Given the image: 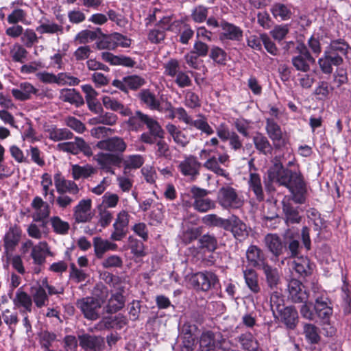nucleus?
Wrapping results in <instances>:
<instances>
[{"instance_id":"nucleus-1","label":"nucleus","mask_w":351,"mask_h":351,"mask_svg":"<svg viewBox=\"0 0 351 351\" xmlns=\"http://www.w3.org/2000/svg\"><path fill=\"white\" fill-rule=\"evenodd\" d=\"M268 175L271 180L289 189L295 203L303 204L306 202L307 184L299 169L291 170L285 167L280 160L276 157Z\"/></svg>"},{"instance_id":"nucleus-2","label":"nucleus","mask_w":351,"mask_h":351,"mask_svg":"<svg viewBox=\"0 0 351 351\" xmlns=\"http://www.w3.org/2000/svg\"><path fill=\"white\" fill-rule=\"evenodd\" d=\"M302 317L309 321L318 319L323 326H329L325 336L332 337L335 334V328L330 326V318L333 313L332 304L326 292L317 293L315 295L314 302H306L300 309Z\"/></svg>"},{"instance_id":"nucleus-3","label":"nucleus","mask_w":351,"mask_h":351,"mask_svg":"<svg viewBox=\"0 0 351 351\" xmlns=\"http://www.w3.org/2000/svg\"><path fill=\"white\" fill-rule=\"evenodd\" d=\"M97 147L111 153L99 152L96 156V161L100 169L112 175L115 173L112 167H121L123 161L122 154L127 148L124 140L118 136L107 138L99 141Z\"/></svg>"},{"instance_id":"nucleus-4","label":"nucleus","mask_w":351,"mask_h":351,"mask_svg":"<svg viewBox=\"0 0 351 351\" xmlns=\"http://www.w3.org/2000/svg\"><path fill=\"white\" fill-rule=\"evenodd\" d=\"M129 119L126 121L128 130L132 132H139L145 129V126L147 128V132H143L139 141L141 143L153 145L156 141V138H164L165 131L162 128L158 121L143 113L141 110H136L134 114H131Z\"/></svg>"},{"instance_id":"nucleus-5","label":"nucleus","mask_w":351,"mask_h":351,"mask_svg":"<svg viewBox=\"0 0 351 351\" xmlns=\"http://www.w3.org/2000/svg\"><path fill=\"white\" fill-rule=\"evenodd\" d=\"M107 287L102 286L101 289H95L94 295L97 298L86 297L77 301L76 306L80 309L84 317L88 320H97L99 317V311L101 302L108 297Z\"/></svg>"},{"instance_id":"nucleus-6","label":"nucleus","mask_w":351,"mask_h":351,"mask_svg":"<svg viewBox=\"0 0 351 351\" xmlns=\"http://www.w3.org/2000/svg\"><path fill=\"white\" fill-rule=\"evenodd\" d=\"M190 193L193 199L192 206L195 210L205 213L216 208L215 201L208 197L210 193L208 190L194 185L191 188Z\"/></svg>"},{"instance_id":"nucleus-7","label":"nucleus","mask_w":351,"mask_h":351,"mask_svg":"<svg viewBox=\"0 0 351 351\" xmlns=\"http://www.w3.org/2000/svg\"><path fill=\"white\" fill-rule=\"evenodd\" d=\"M193 288L196 291L204 292L216 289L220 285L218 276L213 271H204L193 274L190 279Z\"/></svg>"},{"instance_id":"nucleus-8","label":"nucleus","mask_w":351,"mask_h":351,"mask_svg":"<svg viewBox=\"0 0 351 351\" xmlns=\"http://www.w3.org/2000/svg\"><path fill=\"white\" fill-rule=\"evenodd\" d=\"M217 202L223 209L226 210L238 209L243 205V200L239 197L237 191L230 186H225L219 189Z\"/></svg>"},{"instance_id":"nucleus-9","label":"nucleus","mask_w":351,"mask_h":351,"mask_svg":"<svg viewBox=\"0 0 351 351\" xmlns=\"http://www.w3.org/2000/svg\"><path fill=\"white\" fill-rule=\"evenodd\" d=\"M297 56L291 58V63L297 71L304 73L308 72L311 65L315 64V59L311 55L308 48L303 42H297L295 47Z\"/></svg>"},{"instance_id":"nucleus-10","label":"nucleus","mask_w":351,"mask_h":351,"mask_svg":"<svg viewBox=\"0 0 351 351\" xmlns=\"http://www.w3.org/2000/svg\"><path fill=\"white\" fill-rule=\"evenodd\" d=\"M265 130L276 150L285 148L289 143L287 133L282 131L281 127L274 119H266Z\"/></svg>"},{"instance_id":"nucleus-11","label":"nucleus","mask_w":351,"mask_h":351,"mask_svg":"<svg viewBox=\"0 0 351 351\" xmlns=\"http://www.w3.org/2000/svg\"><path fill=\"white\" fill-rule=\"evenodd\" d=\"M254 159L249 162L250 174L247 181L248 189L252 191L256 199L261 202L265 199V193L261 181V175L256 172V168L253 163Z\"/></svg>"},{"instance_id":"nucleus-12","label":"nucleus","mask_w":351,"mask_h":351,"mask_svg":"<svg viewBox=\"0 0 351 351\" xmlns=\"http://www.w3.org/2000/svg\"><path fill=\"white\" fill-rule=\"evenodd\" d=\"M220 27L222 32L219 34V39L223 43H225L226 40L241 42L243 40V29L234 23L222 20L220 22Z\"/></svg>"},{"instance_id":"nucleus-13","label":"nucleus","mask_w":351,"mask_h":351,"mask_svg":"<svg viewBox=\"0 0 351 351\" xmlns=\"http://www.w3.org/2000/svg\"><path fill=\"white\" fill-rule=\"evenodd\" d=\"M201 167L202 164L197 160V158L190 155L180 162L178 169L182 176L194 180L199 175Z\"/></svg>"},{"instance_id":"nucleus-14","label":"nucleus","mask_w":351,"mask_h":351,"mask_svg":"<svg viewBox=\"0 0 351 351\" xmlns=\"http://www.w3.org/2000/svg\"><path fill=\"white\" fill-rule=\"evenodd\" d=\"M130 217L129 213L125 210H122L117 214L115 221L113 223L114 231L110 235L112 240L121 241L126 236Z\"/></svg>"},{"instance_id":"nucleus-15","label":"nucleus","mask_w":351,"mask_h":351,"mask_svg":"<svg viewBox=\"0 0 351 351\" xmlns=\"http://www.w3.org/2000/svg\"><path fill=\"white\" fill-rule=\"evenodd\" d=\"M146 84L145 78L137 75L123 77L122 80H114L112 85L121 91L128 93V90H136Z\"/></svg>"},{"instance_id":"nucleus-16","label":"nucleus","mask_w":351,"mask_h":351,"mask_svg":"<svg viewBox=\"0 0 351 351\" xmlns=\"http://www.w3.org/2000/svg\"><path fill=\"white\" fill-rule=\"evenodd\" d=\"M246 259L249 266L257 269H261L268 263L263 251L255 245H250L247 249Z\"/></svg>"},{"instance_id":"nucleus-17","label":"nucleus","mask_w":351,"mask_h":351,"mask_svg":"<svg viewBox=\"0 0 351 351\" xmlns=\"http://www.w3.org/2000/svg\"><path fill=\"white\" fill-rule=\"evenodd\" d=\"M22 232V229L18 224L14 223L10 226L3 238V245L6 253L15 250L21 239Z\"/></svg>"},{"instance_id":"nucleus-18","label":"nucleus","mask_w":351,"mask_h":351,"mask_svg":"<svg viewBox=\"0 0 351 351\" xmlns=\"http://www.w3.org/2000/svg\"><path fill=\"white\" fill-rule=\"evenodd\" d=\"M80 346L87 351H104L105 341L101 336L91 335L88 333L78 336Z\"/></svg>"},{"instance_id":"nucleus-19","label":"nucleus","mask_w":351,"mask_h":351,"mask_svg":"<svg viewBox=\"0 0 351 351\" xmlns=\"http://www.w3.org/2000/svg\"><path fill=\"white\" fill-rule=\"evenodd\" d=\"M289 298L294 303L308 302V293L304 285L298 280L291 279L288 284Z\"/></svg>"},{"instance_id":"nucleus-20","label":"nucleus","mask_w":351,"mask_h":351,"mask_svg":"<svg viewBox=\"0 0 351 351\" xmlns=\"http://www.w3.org/2000/svg\"><path fill=\"white\" fill-rule=\"evenodd\" d=\"M343 62V57L341 56H335L326 49L324 51L322 57L318 60L320 70L326 75H330L332 73V66H339L342 64Z\"/></svg>"},{"instance_id":"nucleus-21","label":"nucleus","mask_w":351,"mask_h":351,"mask_svg":"<svg viewBox=\"0 0 351 351\" xmlns=\"http://www.w3.org/2000/svg\"><path fill=\"white\" fill-rule=\"evenodd\" d=\"M92 202L90 199H82L74 208L73 217L76 223H86L90 221L93 217L91 213Z\"/></svg>"},{"instance_id":"nucleus-22","label":"nucleus","mask_w":351,"mask_h":351,"mask_svg":"<svg viewBox=\"0 0 351 351\" xmlns=\"http://www.w3.org/2000/svg\"><path fill=\"white\" fill-rule=\"evenodd\" d=\"M278 317L289 330H294L299 322L298 312L293 306L282 308V310L278 313Z\"/></svg>"},{"instance_id":"nucleus-23","label":"nucleus","mask_w":351,"mask_h":351,"mask_svg":"<svg viewBox=\"0 0 351 351\" xmlns=\"http://www.w3.org/2000/svg\"><path fill=\"white\" fill-rule=\"evenodd\" d=\"M265 243L269 251L276 258L287 252V245L282 241L280 237L276 234H267L265 237Z\"/></svg>"},{"instance_id":"nucleus-24","label":"nucleus","mask_w":351,"mask_h":351,"mask_svg":"<svg viewBox=\"0 0 351 351\" xmlns=\"http://www.w3.org/2000/svg\"><path fill=\"white\" fill-rule=\"evenodd\" d=\"M252 142L258 154L269 156L272 155L274 147L268 138L262 132H256L252 136Z\"/></svg>"},{"instance_id":"nucleus-25","label":"nucleus","mask_w":351,"mask_h":351,"mask_svg":"<svg viewBox=\"0 0 351 351\" xmlns=\"http://www.w3.org/2000/svg\"><path fill=\"white\" fill-rule=\"evenodd\" d=\"M198 330L195 324L186 322L182 326L183 348L182 351H193L196 341V332Z\"/></svg>"},{"instance_id":"nucleus-26","label":"nucleus","mask_w":351,"mask_h":351,"mask_svg":"<svg viewBox=\"0 0 351 351\" xmlns=\"http://www.w3.org/2000/svg\"><path fill=\"white\" fill-rule=\"evenodd\" d=\"M39 90L31 83L25 82L21 83L19 88H13L12 94L19 101H24L32 99V95L38 96Z\"/></svg>"},{"instance_id":"nucleus-27","label":"nucleus","mask_w":351,"mask_h":351,"mask_svg":"<svg viewBox=\"0 0 351 351\" xmlns=\"http://www.w3.org/2000/svg\"><path fill=\"white\" fill-rule=\"evenodd\" d=\"M172 25L178 31V41L182 45H188L195 34L191 25L182 19L174 21Z\"/></svg>"},{"instance_id":"nucleus-28","label":"nucleus","mask_w":351,"mask_h":351,"mask_svg":"<svg viewBox=\"0 0 351 351\" xmlns=\"http://www.w3.org/2000/svg\"><path fill=\"white\" fill-rule=\"evenodd\" d=\"M226 230H230L237 240L243 241L248 236L247 226L238 217L233 215L229 219L228 228Z\"/></svg>"},{"instance_id":"nucleus-29","label":"nucleus","mask_w":351,"mask_h":351,"mask_svg":"<svg viewBox=\"0 0 351 351\" xmlns=\"http://www.w3.org/2000/svg\"><path fill=\"white\" fill-rule=\"evenodd\" d=\"M32 297L29 295L22 288H19L16 293L15 298L13 299L14 304L18 308H23L20 312L25 315L27 313H31L32 311Z\"/></svg>"},{"instance_id":"nucleus-30","label":"nucleus","mask_w":351,"mask_h":351,"mask_svg":"<svg viewBox=\"0 0 351 351\" xmlns=\"http://www.w3.org/2000/svg\"><path fill=\"white\" fill-rule=\"evenodd\" d=\"M101 59L110 64L111 65H121L128 68H132L135 66L136 62L130 57L125 56H116L110 52H102L101 53Z\"/></svg>"},{"instance_id":"nucleus-31","label":"nucleus","mask_w":351,"mask_h":351,"mask_svg":"<svg viewBox=\"0 0 351 351\" xmlns=\"http://www.w3.org/2000/svg\"><path fill=\"white\" fill-rule=\"evenodd\" d=\"M46 254H52L46 241L40 242L32 248L31 257L35 265H43L46 261Z\"/></svg>"},{"instance_id":"nucleus-32","label":"nucleus","mask_w":351,"mask_h":351,"mask_svg":"<svg viewBox=\"0 0 351 351\" xmlns=\"http://www.w3.org/2000/svg\"><path fill=\"white\" fill-rule=\"evenodd\" d=\"M59 99L78 108L84 104V99L80 92L75 88H63L60 92Z\"/></svg>"},{"instance_id":"nucleus-33","label":"nucleus","mask_w":351,"mask_h":351,"mask_svg":"<svg viewBox=\"0 0 351 351\" xmlns=\"http://www.w3.org/2000/svg\"><path fill=\"white\" fill-rule=\"evenodd\" d=\"M217 247V239L213 234L206 233L201 235L197 240L199 252H214Z\"/></svg>"},{"instance_id":"nucleus-34","label":"nucleus","mask_w":351,"mask_h":351,"mask_svg":"<svg viewBox=\"0 0 351 351\" xmlns=\"http://www.w3.org/2000/svg\"><path fill=\"white\" fill-rule=\"evenodd\" d=\"M31 295L33 302L38 308L48 305L49 297L41 282L31 288Z\"/></svg>"},{"instance_id":"nucleus-35","label":"nucleus","mask_w":351,"mask_h":351,"mask_svg":"<svg viewBox=\"0 0 351 351\" xmlns=\"http://www.w3.org/2000/svg\"><path fill=\"white\" fill-rule=\"evenodd\" d=\"M93 247L96 257L100 259L103 258L104 254L108 250H115L117 245L108 240L103 239L101 237H96L93 238Z\"/></svg>"},{"instance_id":"nucleus-36","label":"nucleus","mask_w":351,"mask_h":351,"mask_svg":"<svg viewBox=\"0 0 351 351\" xmlns=\"http://www.w3.org/2000/svg\"><path fill=\"white\" fill-rule=\"evenodd\" d=\"M208 57L214 64L219 66H226L230 59L228 53L223 48L215 45L210 47Z\"/></svg>"},{"instance_id":"nucleus-37","label":"nucleus","mask_w":351,"mask_h":351,"mask_svg":"<svg viewBox=\"0 0 351 351\" xmlns=\"http://www.w3.org/2000/svg\"><path fill=\"white\" fill-rule=\"evenodd\" d=\"M142 104L152 110H160V102L149 89H143L138 95Z\"/></svg>"},{"instance_id":"nucleus-38","label":"nucleus","mask_w":351,"mask_h":351,"mask_svg":"<svg viewBox=\"0 0 351 351\" xmlns=\"http://www.w3.org/2000/svg\"><path fill=\"white\" fill-rule=\"evenodd\" d=\"M259 270L263 271L267 286L271 289L276 288L280 280L278 269L267 263Z\"/></svg>"},{"instance_id":"nucleus-39","label":"nucleus","mask_w":351,"mask_h":351,"mask_svg":"<svg viewBox=\"0 0 351 351\" xmlns=\"http://www.w3.org/2000/svg\"><path fill=\"white\" fill-rule=\"evenodd\" d=\"M350 45L343 38L331 40L326 50L335 56H347Z\"/></svg>"},{"instance_id":"nucleus-40","label":"nucleus","mask_w":351,"mask_h":351,"mask_svg":"<svg viewBox=\"0 0 351 351\" xmlns=\"http://www.w3.org/2000/svg\"><path fill=\"white\" fill-rule=\"evenodd\" d=\"M102 103L106 109L119 112L123 116L130 115L132 114V111L129 108L124 106L123 104L111 97L104 96Z\"/></svg>"},{"instance_id":"nucleus-41","label":"nucleus","mask_w":351,"mask_h":351,"mask_svg":"<svg viewBox=\"0 0 351 351\" xmlns=\"http://www.w3.org/2000/svg\"><path fill=\"white\" fill-rule=\"evenodd\" d=\"M293 264V269L301 277L305 278L312 274V264L308 257H298Z\"/></svg>"},{"instance_id":"nucleus-42","label":"nucleus","mask_w":351,"mask_h":351,"mask_svg":"<svg viewBox=\"0 0 351 351\" xmlns=\"http://www.w3.org/2000/svg\"><path fill=\"white\" fill-rule=\"evenodd\" d=\"M282 211L285 215L287 223H299L302 220L297 208H295L290 202L282 201Z\"/></svg>"},{"instance_id":"nucleus-43","label":"nucleus","mask_w":351,"mask_h":351,"mask_svg":"<svg viewBox=\"0 0 351 351\" xmlns=\"http://www.w3.org/2000/svg\"><path fill=\"white\" fill-rule=\"evenodd\" d=\"M243 272L247 287L252 293H258L261 291V287L257 272L253 268L245 269Z\"/></svg>"},{"instance_id":"nucleus-44","label":"nucleus","mask_w":351,"mask_h":351,"mask_svg":"<svg viewBox=\"0 0 351 351\" xmlns=\"http://www.w3.org/2000/svg\"><path fill=\"white\" fill-rule=\"evenodd\" d=\"M199 343L201 351L214 350L216 347L215 333L211 330L203 332L200 336Z\"/></svg>"},{"instance_id":"nucleus-45","label":"nucleus","mask_w":351,"mask_h":351,"mask_svg":"<svg viewBox=\"0 0 351 351\" xmlns=\"http://www.w3.org/2000/svg\"><path fill=\"white\" fill-rule=\"evenodd\" d=\"M237 339L243 350L254 351L258 348V343L250 332L241 334Z\"/></svg>"},{"instance_id":"nucleus-46","label":"nucleus","mask_w":351,"mask_h":351,"mask_svg":"<svg viewBox=\"0 0 351 351\" xmlns=\"http://www.w3.org/2000/svg\"><path fill=\"white\" fill-rule=\"evenodd\" d=\"M125 297L120 292L112 294L108 300L106 305V312L115 313L123 308L125 305Z\"/></svg>"},{"instance_id":"nucleus-47","label":"nucleus","mask_w":351,"mask_h":351,"mask_svg":"<svg viewBox=\"0 0 351 351\" xmlns=\"http://www.w3.org/2000/svg\"><path fill=\"white\" fill-rule=\"evenodd\" d=\"M303 334L306 340L311 344H317L321 340L319 328L313 324H303Z\"/></svg>"},{"instance_id":"nucleus-48","label":"nucleus","mask_w":351,"mask_h":351,"mask_svg":"<svg viewBox=\"0 0 351 351\" xmlns=\"http://www.w3.org/2000/svg\"><path fill=\"white\" fill-rule=\"evenodd\" d=\"M97 32L101 34V36L96 40V47L99 50H114L116 45H114L113 39V33L109 34H104L101 32L100 28L97 29Z\"/></svg>"},{"instance_id":"nucleus-49","label":"nucleus","mask_w":351,"mask_h":351,"mask_svg":"<svg viewBox=\"0 0 351 351\" xmlns=\"http://www.w3.org/2000/svg\"><path fill=\"white\" fill-rule=\"evenodd\" d=\"M95 169L90 165L80 166L74 165L72 166V177L75 180L80 178H88L95 173Z\"/></svg>"},{"instance_id":"nucleus-50","label":"nucleus","mask_w":351,"mask_h":351,"mask_svg":"<svg viewBox=\"0 0 351 351\" xmlns=\"http://www.w3.org/2000/svg\"><path fill=\"white\" fill-rule=\"evenodd\" d=\"M49 139L57 142L62 140L71 139L73 134L67 128H57L52 125L47 130Z\"/></svg>"},{"instance_id":"nucleus-51","label":"nucleus","mask_w":351,"mask_h":351,"mask_svg":"<svg viewBox=\"0 0 351 351\" xmlns=\"http://www.w3.org/2000/svg\"><path fill=\"white\" fill-rule=\"evenodd\" d=\"M202 221L207 226L219 227L224 230L228 228L229 219L221 218L216 214L206 215Z\"/></svg>"},{"instance_id":"nucleus-52","label":"nucleus","mask_w":351,"mask_h":351,"mask_svg":"<svg viewBox=\"0 0 351 351\" xmlns=\"http://www.w3.org/2000/svg\"><path fill=\"white\" fill-rule=\"evenodd\" d=\"M271 12L275 19H280L281 21H287L291 18L292 12L288 5L281 3H274L271 8Z\"/></svg>"},{"instance_id":"nucleus-53","label":"nucleus","mask_w":351,"mask_h":351,"mask_svg":"<svg viewBox=\"0 0 351 351\" xmlns=\"http://www.w3.org/2000/svg\"><path fill=\"white\" fill-rule=\"evenodd\" d=\"M53 232L56 234L66 235L70 230V224L63 221L59 216H53L49 219Z\"/></svg>"},{"instance_id":"nucleus-54","label":"nucleus","mask_w":351,"mask_h":351,"mask_svg":"<svg viewBox=\"0 0 351 351\" xmlns=\"http://www.w3.org/2000/svg\"><path fill=\"white\" fill-rule=\"evenodd\" d=\"M333 88L326 81H320L314 90V95L318 101H326L329 98Z\"/></svg>"},{"instance_id":"nucleus-55","label":"nucleus","mask_w":351,"mask_h":351,"mask_svg":"<svg viewBox=\"0 0 351 351\" xmlns=\"http://www.w3.org/2000/svg\"><path fill=\"white\" fill-rule=\"evenodd\" d=\"M197 117L199 119L196 120H193V119H191L189 125L195 128L207 135L213 134L214 133V130L208 124L206 117L202 114H198Z\"/></svg>"},{"instance_id":"nucleus-56","label":"nucleus","mask_w":351,"mask_h":351,"mask_svg":"<svg viewBox=\"0 0 351 351\" xmlns=\"http://www.w3.org/2000/svg\"><path fill=\"white\" fill-rule=\"evenodd\" d=\"M39 343L45 351H54L51 350L53 341L56 339V335L48 330H43L39 335Z\"/></svg>"},{"instance_id":"nucleus-57","label":"nucleus","mask_w":351,"mask_h":351,"mask_svg":"<svg viewBox=\"0 0 351 351\" xmlns=\"http://www.w3.org/2000/svg\"><path fill=\"white\" fill-rule=\"evenodd\" d=\"M203 166L217 176H221L224 178H228L229 176V173L220 167L215 156H212L207 159V160L204 163Z\"/></svg>"},{"instance_id":"nucleus-58","label":"nucleus","mask_w":351,"mask_h":351,"mask_svg":"<svg viewBox=\"0 0 351 351\" xmlns=\"http://www.w3.org/2000/svg\"><path fill=\"white\" fill-rule=\"evenodd\" d=\"M144 158L139 154L130 155L127 160L123 161L124 167V173H126L127 170L132 169H138L144 164Z\"/></svg>"},{"instance_id":"nucleus-59","label":"nucleus","mask_w":351,"mask_h":351,"mask_svg":"<svg viewBox=\"0 0 351 351\" xmlns=\"http://www.w3.org/2000/svg\"><path fill=\"white\" fill-rule=\"evenodd\" d=\"M128 245L131 252L136 257H143L146 255L145 246L142 241L132 236L128 237Z\"/></svg>"},{"instance_id":"nucleus-60","label":"nucleus","mask_w":351,"mask_h":351,"mask_svg":"<svg viewBox=\"0 0 351 351\" xmlns=\"http://www.w3.org/2000/svg\"><path fill=\"white\" fill-rule=\"evenodd\" d=\"M270 306L274 314L280 312L282 308H285V299L282 293L274 291L270 296Z\"/></svg>"},{"instance_id":"nucleus-61","label":"nucleus","mask_w":351,"mask_h":351,"mask_svg":"<svg viewBox=\"0 0 351 351\" xmlns=\"http://www.w3.org/2000/svg\"><path fill=\"white\" fill-rule=\"evenodd\" d=\"M208 8L203 5L195 6L191 11V17L195 23H203L206 20Z\"/></svg>"},{"instance_id":"nucleus-62","label":"nucleus","mask_w":351,"mask_h":351,"mask_svg":"<svg viewBox=\"0 0 351 351\" xmlns=\"http://www.w3.org/2000/svg\"><path fill=\"white\" fill-rule=\"evenodd\" d=\"M287 245V257L289 258H298L300 257L299 254L301 253L302 247L300 245L298 240L289 238L288 241L285 243Z\"/></svg>"},{"instance_id":"nucleus-63","label":"nucleus","mask_w":351,"mask_h":351,"mask_svg":"<svg viewBox=\"0 0 351 351\" xmlns=\"http://www.w3.org/2000/svg\"><path fill=\"white\" fill-rule=\"evenodd\" d=\"M21 40L27 48H32L38 43V36L34 29L27 28L23 31Z\"/></svg>"},{"instance_id":"nucleus-64","label":"nucleus","mask_w":351,"mask_h":351,"mask_svg":"<svg viewBox=\"0 0 351 351\" xmlns=\"http://www.w3.org/2000/svg\"><path fill=\"white\" fill-rule=\"evenodd\" d=\"M26 12L21 8H14L8 16L7 21L9 24L16 25L19 23H23L26 19Z\"/></svg>"}]
</instances>
